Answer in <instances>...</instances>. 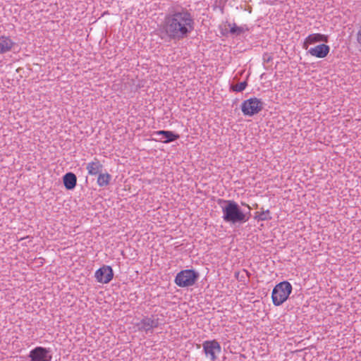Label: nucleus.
Instances as JSON below:
<instances>
[{"label": "nucleus", "instance_id": "obj_12", "mask_svg": "<svg viewBox=\"0 0 361 361\" xmlns=\"http://www.w3.org/2000/svg\"><path fill=\"white\" fill-rule=\"evenodd\" d=\"M317 42H328V36L319 33L310 35L303 43V48L307 49L308 44H314Z\"/></svg>", "mask_w": 361, "mask_h": 361}, {"label": "nucleus", "instance_id": "obj_16", "mask_svg": "<svg viewBox=\"0 0 361 361\" xmlns=\"http://www.w3.org/2000/svg\"><path fill=\"white\" fill-rule=\"evenodd\" d=\"M228 26L230 28V33L236 36L240 35L249 30L245 25L237 26L235 23H228Z\"/></svg>", "mask_w": 361, "mask_h": 361}, {"label": "nucleus", "instance_id": "obj_17", "mask_svg": "<svg viewBox=\"0 0 361 361\" xmlns=\"http://www.w3.org/2000/svg\"><path fill=\"white\" fill-rule=\"evenodd\" d=\"M111 178V176L108 173H100L98 175L97 184L100 187L106 186L109 184Z\"/></svg>", "mask_w": 361, "mask_h": 361}, {"label": "nucleus", "instance_id": "obj_9", "mask_svg": "<svg viewBox=\"0 0 361 361\" xmlns=\"http://www.w3.org/2000/svg\"><path fill=\"white\" fill-rule=\"evenodd\" d=\"M114 276L113 269L110 266H103L95 272L97 281L102 283H108Z\"/></svg>", "mask_w": 361, "mask_h": 361}, {"label": "nucleus", "instance_id": "obj_11", "mask_svg": "<svg viewBox=\"0 0 361 361\" xmlns=\"http://www.w3.org/2000/svg\"><path fill=\"white\" fill-rule=\"evenodd\" d=\"M154 135H161L162 137L159 138V140L164 143L173 142L180 137L178 134H176L173 132L169 130L156 131L154 132Z\"/></svg>", "mask_w": 361, "mask_h": 361}, {"label": "nucleus", "instance_id": "obj_1", "mask_svg": "<svg viewBox=\"0 0 361 361\" xmlns=\"http://www.w3.org/2000/svg\"><path fill=\"white\" fill-rule=\"evenodd\" d=\"M195 20L191 13L183 7H172L166 15L163 30L171 40L186 38L194 30Z\"/></svg>", "mask_w": 361, "mask_h": 361}, {"label": "nucleus", "instance_id": "obj_15", "mask_svg": "<svg viewBox=\"0 0 361 361\" xmlns=\"http://www.w3.org/2000/svg\"><path fill=\"white\" fill-rule=\"evenodd\" d=\"M15 43L8 37H0V54H4L11 50Z\"/></svg>", "mask_w": 361, "mask_h": 361}, {"label": "nucleus", "instance_id": "obj_18", "mask_svg": "<svg viewBox=\"0 0 361 361\" xmlns=\"http://www.w3.org/2000/svg\"><path fill=\"white\" fill-rule=\"evenodd\" d=\"M247 86V81H243V82H239L235 85H233V84L231 85L230 88L233 92H240L243 91L246 88Z\"/></svg>", "mask_w": 361, "mask_h": 361}, {"label": "nucleus", "instance_id": "obj_19", "mask_svg": "<svg viewBox=\"0 0 361 361\" xmlns=\"http://www.w3.org/2000/svg\"><path fill=\"white\" fill-rule=\"evenodd\" d=\"M255 218L259 221H266L271 219L270 212L268 209L262 212H257Z\"/></svg>", "mask_w": 361, "mask_h": 361}, {"label": "nucleus", "instance_id": "obj_13", "mask_svg": "<svg viewBox=\"0 0 361 361\" xmlns=\"http://www.w3.org/2000/svg\"><path fill=\"white\" fill-rule=\"evenodd\" d=\"M102 168L103 165L97 158H94L92 161L88 163L86 166L88 173L91 176L99 175L102 172Z\"/></svg>", "mask_w": 361, "mask_h": 361}, {"label": "nucleus", "instance_id": "obj_5", "mask_svg": "<svg viewBox=\"0 0 361 361\" xmlns=\"http://www.w3.org/2000/svg\"><path fill=\"white\" fill-rule=\"evenodd\" d=\"M263 109V102L256 97L244 101L241 105V110L245 116H253L258 114Z\"/></svg>", "mask_w": 361, "mask_h": 361}, {"label": "nucleus", "instance_id": "obj_20", "mask_svg": "<svg viewBox=\"0 0 361 361\" xmlns=\"http://www.w3.org/2000/svg\"><path fill=\"white\" fill-rule=\"evenodd\" d=\"M235 276L238 280L245 281L246 279H249L250 273L247 270L243 269L241 271L235 272Z\"/></svg>", "mask_w": 361, "mask_h": 361}, {"label": "nucleus", "instance_id": "obj_21", "mask_svg": "<svg viewBox=\"0 0 361 361\" xmlns=\"http://www.w3.org/2000/svg\"><path fill=\"white\" fill-rule=\"evenodd\" d=\"M356 39H357V42L361 44V27H360L357 33V37H356Z\"/></svg>", "mask_w": 361, "mask_h": 361}, {"label": "nucleus", "instance_id": "obj_3", "mask_svg": "<svg viewBox=\"0 0 361 361\" xmlns=\"http://www.w3.org/2000/svg\"><path fill=\"white\" fill-rule=\"evenodd\" d=\"M291 284L285 281H282L274 288L271 298L274 305L279 306L283 304L288 298L292 292Z\"/></svg>", "mask_w": 361, "mask_h": 361}, {"label": "nucleus", "instance_id": "obj_10", "mask_svg": "<svg viewBox=\"0 0 361 361\" xmlns=\"http://www.w3.org/2000/svg\"><path fill=\"white\" fill-rule=\"evenodd\" d=\"M329 50L330 48L328 45L322 44L314 47L310 48L308 50V53L312 56H316L317 58H324L329 54Z\"/></svg>", "mask_w": 361, "mask_h": 361}, {"label": "nucleus", "instance_id": "obj_22", "mask_svg": "<svg viewBox=\"0 0 361 361\" xmlns=\"http://www.w3.org/2000/svg\"><path fill=\"white\" fill-rule=\"evenodd\" d=\"M271 59V58L269 56L268 58H267V59H265L267 61H269Z\"/></svg>", "mask_w": 361, "mask_h": 361}, {"label": "nucleus", "instance_id": "obj_14", "mask_svg": "<svg viewBox=\"0 0 361 361\" xmlns=\"http://www.w3.org/2000/svg\"><path fill=\"white\" fill-rule=\"evenodd\" d=\"M63 185L67 190H73L77 184V177L72 173L68 172L63 177Z\"/></svg>", "mask_w": 361, "mask_h": 361}, {"label": "nucleus", "instance_id": "obj_6", "mask_svg": "<svg viewBox=\"0 0 361 361\" xmlns=\"http://www.w3.org/2000/svg\"><path fill=\"white\" fill-rule=\"evenodd\" d=\"M160 325L159 318H155L154 315L151 317H144L139 322L136 324V326L140 331H145L146 334L153 332L154 328Z\"/></svg>", "mask_w": 361, "mask_h": 361}, {"label": "nucleus", "instance_id": "obj_4", "mask_svg": "<svg viewBox=\"0 0 361 361\" xmlns=\"http://www.w3.org/2000/svg\"><path fill=\"white\" fill-rule=\"evenodd\" d=\"M199 274L193 269H185L177 274L175 283L179 287H188L194 285Z\"/></svg>", "mask_w": 361, "mask_h": 361}, {"label": "nucleus", "instance_id": "obj_7", "mask_svg": "<svg viewBox=\"0 0 361 361\" xmlns=\"http://www.w3.org/2000/svg\"><path fill=\"white\" fill-rule=\"evenodd\" d=\"M29 357L30 361H51L52 356L49 349L38 346L30 352Z\"/></svg>", "mask_w": 361, "mask_h": 361}, {"label": "nucleus", "instance_id": "obj_2", "mask_svg": "<svg viewBox=\"0 0 361 361\" xmlns=\"http://www.w3.org/2000/svg\"><path fill=\"white\" fill-rule=\"evenodd\" d=\"M217 202L221 207L222 218L226 222L235 225L244 224L249 220L250 213H244L235 201L219 199Z\"/></svg>", "mask_w": 361, "mask_h": 361}, {"label": "nucleus", "instance_id": "obj_8", "mask_svg": "<svg viewBox=\"0 0 361 361\" xmlns=\"http://www.w3.org/2000/svg\"><path fill=\"white\" fill-rule=\"evenodd\" d=\"M202 347L205 355L209 357L212 361L216 359V353H219L221 350L220 344L216 340L204 341Z\"/></svg>", "mask_w": 361, "mask_h": 361}]
</instances>
